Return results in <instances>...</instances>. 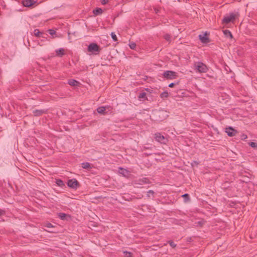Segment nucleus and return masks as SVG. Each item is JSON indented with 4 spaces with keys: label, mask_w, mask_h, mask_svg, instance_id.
Returning a JSON list of instances; mask_svg holds the SVG:
<instances>
[{
    "label": "nucleus",
    "mask_w": 257,
    "mask_h": 257,
    "mask_svg": "<svg viewBox=\"0 0 257 257\" xmlns=\"http://www.w3.org/2000/svg\"><path fill=\"white\" fill-rule=\"evenodd\" d=\"M151 183L150 180L148 178H143L142 179H139L138 180H136L135 181V184L137 185H143L145 184H150Z\"/></svg>",
    "instance_id": "7"
},
{
    "label": "nucleus",
    "mask_w": 257,
    "mask_h": 257,
    "mask_svg": "<svg viewBox=\"0 0 257 257\" xmlns=\"http://www.w3.org/2000/svg\"><path fill=\"white\" fill-rule=\"evenodd\" d=\"M56 184H57L58 186H60V187H62L64 185V184L63 181L60 179L57 180Z\"/></svg>",
    "instance_id": "23"
},
{
    "label": "nucleus",
    "mask_w": 257,
    "mask_h": 257,
    "mask_svg": "<svg viewBox=\"0 0 257 257\" xmlns=\"http://www.w3.org/2000/svg\"><path fill=\"white\" fill-rule=\"evenodd\" d=\"M155 140L161 144H166L168 139L160 133H156L154 134Z\"/></svg>",
    "instance_id": "3"
},
{
    "label": "nucleus",
    "mask_w": 257,
    "mask_h": 257,
    "mask_svg": "<svg viewBox=\"0 0 257 257\" xmlns=\"http://www.w3.org/2000/svg\"><path fill=\"white\" fill-rule=\"evenodd\" d=\"M235 19V15L232 13L229 14V16H226L224 17V18L222 20V23L223 24H228L230 22L233 21Z\"/></svg>",
    "instance_id": "5"
},
{
    "label": "nucleus",
    "mask_w": 257,
    "mask_h": 257,
    "mask_svg": "<svg viewBox=\"0 0 257 257\" xmlns=\"http://www.w3.org/2000/svg\"><path fill=\"white\" fill-rule=\"evenodd\" d=\"M164 38L168 42H171V36L168 34H166L164 35Z\"/></svg>",
    "instance_id": "22"
},
{
    "label": "nucleus",
    "mask_w": 257,
    "mask_h": 257,
    "mask_svg": "<svg viewBox=\"0 0 257 257\" xmlns=\"http://www.w3.org/2000/svg\"><path fill=\"white\" fill-rule=\"evenodd\" d=\"M182 197H184L186 201L189 200L190 198L189 197V195L188 194H184L182 195Z\"/></svg>",
    "instance_id": "31"
},
{
    "label": "nucleus",
    "mask_w": 257,
    "mask_h": 257,
    "mask_svg": "<svg viewBox=\"0 0 257 257\" xmlns=\"http://www.w3.org/2000/svg\"><path fill=\"white\" fill-rule=\"evenodd\" d=\"M119 173L123 176H126L128 174V171L126 169L120 167L119 168Z\"/></svg>",
    "instance_id": "14"
},
{
    "label": "nucleus",
    "mask_w": 257,
    "mask_h": 257,
    "mask_svg": "<svg viewBox=\"0 0 257 257\" xmlns=\"http://www.w3.org/2000/svg\"><path fill=\"white\" fill-rule=\"evenodd\" d=\"M67 185L71 188L76 189L79 186V183L76 179H72L68 181Z\"/></svg>",
    "instance_id": "6"
},
{
    "label": "nucleus",
    "mask_w": 257,
    "mask_h": 257,
    "mask_svg": "<svg viewBox=\"0 0 257 257\" xmlns=\"http://www.w3.org/2000/svg\"><path fill=\"white\" fill-rule=\"evenodd\" d=\"M146 93L145 92H142V93H140V94L139 95V98H144L146 97Z\"/></svg>",
    "instance_id": "29"
},
{
    "label": "nucleus",
    "mask_w": 257,
    "mask_h": 257,
    "mask_svg": "<svg viewBox=\"0 0 257 257\" xmlns=\"http://www.w3.org/2000/svg\"><path fill=\"white\" fill-rule=\"evenodd\" d=\"M175 85V83H171L170 84H169V87H173L174 86V85Z\"/></svg>",
    "instance_id": "37"
},
{
    "label": "nucleus",
    "mask_w": 257,
    "mask_h": 257,
    "mask_svg": "<svg viewBox=\"0 0 257 257\" xmlns=\"http://www.w3.org/2000/svg\"><path fill=\"white\" fill-rule=\"evenodd\" d=\"M56 56L59 57H62L65 54V50L63 48H60L55 51Z\"/></svg>",
    "instance_id": "11"
},
{
    "label": "nucleus",
    "mask_w": 257,
    "mask_h": 257,
    "mask_svg": "<svg viewBox=\"0 0 257 257\" xmlns=\"http://www.w3.org/2000/svg\"><path fill=\"white\" fill-rule=\"evenodd\" d=\"M102 10L101 8H97L93 11V14L95 15H98L102 13Z\"/></svg>",
    "instance_id": "16"
},
{
    "label": "nucleus",
    "mask_w": 257,
    "mask_h": 257,
    "mask_svg": "<svg viewBox=\"0 0 257 257\" xmlns=\"http://www.w3.org/2000/svg\"><path fill=\"white\" fill-rule=\"evenodd\" d=\"M6 211L4 210L0 209V216L5 215Z\"/></svg>",
    "instance_id": "33"
},
{
    "label": "nucleus",
    "mask_w": 257,
    "mask_h": 257,
    "mask_svg": "<svg viewBox=\"0 0 257 257\" xmlns=\"http://www.w3.org/2000/svg\"><path fill=\"white\" fill-rule=\"evenodd\" d=\"M168 92L165 91L161 93L160 97L162 98H167L168 97Z\"/></svg>",
    "instance_id": "20"
},
{
    "label": "nucleus",
    "mask_w": 257,
    "mask_h": 257,
    "mask_svg": "<svg viewBox=\"0 0 257 257\" xmlns=\"http://www.w3.org/2000/svg\"><path fill=\"white\" fill-rule=\"evenodd\" d=\"M194 67L196 72L200 73H206L208 70L207 66L200 61L195 62L194 64Z\"/></svg>",
    "instance_id": "1"
},
{
    "label": "nucleus",
    "mask_w": 257,
    "mask_h": 257,
    "mask_svg": "<svg viewBox=\"0 0 257 257\" xmlns=\"http://www.w3.org/2000/svg\"><path fill=\"white\" fill-rule=\"evenodd\" d=\"M100 51L99 46L95 43H91L88 46V51L94 53L95 54H99Z\"/></svg>",
    "instance_id": "2"
},
{
    "label": "nucleus",
    "mask_w": 257,
    "mask_h": 257,
    "mask_svg": "<svg viewBox=\"0 0 257 257\" xmlns=\"http://www.w3.org/2000/svg\"><path fill=\"white\" fill-rule=\"evenodd\" d=\"M223 33L226 37H229L230 38H232V34L229 30H225L223 31Z\"/></svg>",
    "instance_id": "18"
},
{
    "label": "nucleus",
    "mask_w": 257,
    "mask_h": 257,
    "mask_svg": "<svg viewBox=\"0 0 257 257\" xmlns=\"http://www.w3.org/2000/svg\"><path fill=\"white\" fill-rule=\"evenodd\" d=\"M46 226L48 228H50V227H52L53 225L51 223H49L47 224Z\"/></svg>",
    "instance_id": "36"
},
{
    "label": "nucleus",
    "mask_w": 257,
    "mask_h": 257,
    "mask_svg": "<svg viewBox=\"0 0 257 257\" xmlns=\"http://www.w3.org/2000/svg\"><path fill=\"white\" fill-rule=\"evenodd\" d=\"M35 3V2L34 0H24L23 1V4L26 7H31Z\"/></svg>",
    "instance_id": "10"
},
{
    "label": "nucleus",
    "mask_w": 257,
    "mask_h": 257,
    "mask_svg": "<svg viewBox=\"0 0 257 257\" xmlns=\"http://www.w3.org/2000/svg\"><path fill=\"white\" fill-rule=\"evenodd\" d=\"M81 165H82V167L83 169H91V168H92V167L90 166V163L88 162L83 163L81 164Z\"/></svg>",
    "instance_id": "17"
},
{
    "label": "nucleus",
    "mask_w": 257,
    "mask_h": 257,
    "mask_svg": "<svg viewBox=\"0 0 257 257\" xmlns=\"http://www.w3.org/2000/svg\"><path fill=\"white\" fill-rule=\"evenodd\" d=\"M42 34V33L38 29H35L34 30V35L37 37H40V35Z\"/></svg>",
    "instance_id": "19"
},
{
    "label": "nucleus",
    "mask_w": 257,
    "mask_h": 257,
    "mask_svg": "<svg viewBox=\"0 0 257 257\" xmlns=\"http://www.w3.org/2000/svg\"><path fill=\"white\" fill-rule=\"evenodd\" d=\"M108 107H109V106L99 107L97 108V112L100 114H105V111L106 110V108Z\"/></svg>",
    "instance_id": "12"
},
{
    "label": "nucleus",
    "mask_w": 257,
    "mask_h": 257,
    "mask_svg": "<svg viewBox=\"0 0 257 257\" xmlns=\"http://www.w3.org/2000/svg\"><path fill=\"white\" fill-rule=\"evenodd\" d=\"M129 46L131 49H135L136 47V44L135 42H131L129 44Z\"/></svg>",
    "instance_id": "27"
},
{
    "label": "nucleus",
    "mask_w": 257,
    "mask_h": 257,
    "mask_svg": "<svg viewBox=\"0 0 257 257\" xmlns=\"http://www.w3.org/2000/svg\"><path fill=\"white\" fill-rule=\"evenodd\" d=\"M154 193H154V191L151 190H149V191L147 192V197H151V195L152 196H154Z\"/></svg>",
    "instance_id": "26"
},
{
    "label": "nucleus",
    "mask_w": 257,
    "mask_h": 257,
    "mask_svg": "<svg viewBox=\"0 0 257 257\" xmlns=\"http://www.w3.org/2000/svg\"><path fill=\"white\" fill-rule=\"evenodd\" d=\"M111 36L113 41L115 42L117 41V37L114 32L111 33Z\"/></svg>",
    "instance_id": "25"
},
{
    "label": "nucleus",
    "mask_w": 257,
    "mask_h": 257,
    "mask_svg": "<svg viewBox=\"0 0 257 257\" xmlns=\"http://www.w3.org/2000/svg\"><path fill=\"white\" fill-rule=\"evenodd\" d=\"M45 112L43 110H35L33 111V114L35 116H40Z\"/></svg>",
    "instance_id": "15"
},
{
    "label": "nucleus",
    "mask_w": 257,
    "mask_h": 257,
    "mask_svg": "<svg viewBox=\"0 0 257 257\" xmlns=\"http://www.w3.org/2000/svg\"><path fill=\"white\" fill-rule=\"evenodd\" d=\"M168 242L173 248H174L176 246V244L172 240H169Z\"/></svg>",
    "instance_id": "28"
},
{
    "label": "nucleus",
    "mask_w": 257,
    "mask_h": 257,
    "mask_svg": "<svg viewBox=\"0 0 257 257\" xmlns=\"http://www.w3.org/2000/svg\"><path fill=\"white\" fill-rule=\"evenodd\" d=\"M247 137L246 135L245 134H242L241 136V138L242 140H245L246 139H247Z\"/></svg>",
    "instance_id": "35"
},
{
    "label": "nucleus",
    "mask_w": 257,
    "mask_h": 257,
    "mask_svg": "<svg viewBox=\"0 0 257 257\" xmlns=\"http://www.w3.org/2000/svg\"><path fill=\"white\" fill-rule=\"evenodd\" d=\"M225 132L227 133V135L229 137L234 136L237 133V131L233 129L231 127H229L228 128H226Z\"/></svg>",
    "instance_id": "8"
},
{
    "label": "nucleus",
    "mask_w": 257,
    "mask_h": 257,
    "mask_svg": "<svg viewBox=\"0 0 257 257\" xmlns=\"http://www.w3.org/2000/svg\"><path fill=\"white\" fill-rule=\"evenodd\" d=\"M48 32H49V33L51 35H53L55 34V31L52 29L48 30Z\"/></svg>",
    "instance_id": "32"
},
{
    "label": "nucleus",
    "mask_w": 257,
    "mask_h": 257,
    "mask_svg": "<svg viewBox=\"0 0 257 257\" xmlns=\"http://www.w3.org/2000/svg\"><path fill=\"white\" fill-rule=\"evenodd\" d=\"M68 83L72 86H75L78 85L79 82L74 79H70L68 80Z\"/></svg>",
    "instance_id": "13"
},
{
    "label": "nucleus",
    "mask_w": 257,
    "mask_h": 257,
    "mask_svg": "<svg viewBox=\"0 0 257 257\" xmlns=\"http://www.w3.org/2000/svg\"><path fill=\"white\" fill-rule=\"evenodd\" d=\"M249 146L252 148H257V143L251 142L249 143Z\"/></svg>",
    "instance_id": "30"
},
{
    "label": "nucleus",
    "mask_w": 257,
    "mask_h": 257,
    "mask_svg": "<svg viewBox=\"0 0 257 257\" xmlns=\"http://www.w3.org/2000/svg\"><path fill=\"white\" fill-rule=\"evenodd\" d=\"M107 2H108V0H101V3L103 5L106 4L107 3Z\"/></svg>",
    "instance_id": "34"
},
{
    "label": "nucleus",
    "mask_w": 257,
    "mask_h": 257,
    "mask_svg": "<svg viewBox=\"0 0 257 257\" xmlns=\"http://www.w3.org/2000/svg\"><path fill=\"white\" fill-rule=\"evenodd\" d=\"M58 216L61 219L64 220L66 216V214L64 213H59Z\"/></svg>",
    "instance_id": "24"
},
{
    "label": "nucleus",
    "mask_w": 257,
    "mask_h": 257,
    "mask_svg": "<svg viewBox=\"0 0 257 257\" xmlns=\"http://www.w3.org/2000/svg\"><path fill=\"white\" fill-rule=\"evenodd\" d=\"M163 76L167 79H174L177 77V73L173 71H166L163 73Z\"/></svg>",
    "instance_id": "4"
},
{
    "label": "nucleus",
    "mask_w": 257,
    "mask_h": 257,
    "mask_svg": "<svg viewBox=\"0 0 257 257\" xmlns=\"http://www.w3.org/2000/svg\"><path fill=\"white\" fill-rule=\"evenodd\" d=\"M207 33H205L204 35H199V38L203 43H207L209 42V38L206 36Z\"/></svg>",
    "instance_id": "9"
},
{
    "label": "nucleus",
    "mask_w": 257,
    "mask_h": 257,
    "mask_svg": "<svg viewBox=\"0 0 257 257\" xmlns=\"http://www.w3.org/2000/svg\"><path fill=\"white\" fill-rule=\"evenodd\" d=\"M123 253L125 257H132V253L130 251H124Z\"/></svg>",
    "instance_id": "21"
}]
</instances>
